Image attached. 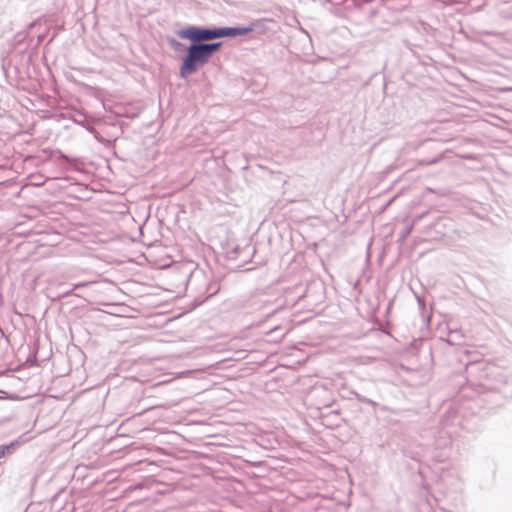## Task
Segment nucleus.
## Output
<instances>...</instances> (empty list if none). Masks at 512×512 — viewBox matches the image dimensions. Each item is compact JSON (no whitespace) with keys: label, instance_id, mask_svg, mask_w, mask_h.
I'll use <instances>...</instances> for the list:
<instances>
[{"label":"nucleus","instance_id":"f03ea898","mask_svg":"<svg viewBox=\"0 0 512 512\" xmlns=\"http://www.w3.org/2000/svg\"><path fill=\"white\" fill-rule=\"evenodd\" d=\"M250 28H217L206 29L190 26L178 31V36L182 39L190 40L193 44H202L203 41L213 40L226 36H237L249 32Z\"/></svg>","mask_w":512,"mask_h":512},{"label":"nucleus","instance_id":"f257e3e1","mask_svg":"<svg viewBox=\"0 0 512 512\" xmlns=\"http://www.w3.org/2000/svg\"><path fill=\"white\" fill-rule=\"evenodd\" d=\"M220 47V42L211 44H191L187 49V55L183 59L180 67L181 77L187 78L195 73L200 66L208 63L212 54L218 51Z\"/></svg>","mask_w":512,"mask_h":512},{"label":"nucleus","instance_id":"7ed1b4c3","mask_svg":"<svg viewBox=\"0 0 512 512\" xmlns=\"http://www.w3.org/2000/svg\"><path fill=\"white\" fill-rule=\"evenodd\" d=\"M8 450H9V446H5V447L0 448V458L5 456L6 453L8 452Z\"/></svg>","mask_w":512,"mask_h":512}]
</instances>
